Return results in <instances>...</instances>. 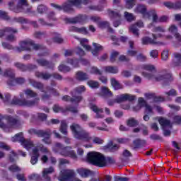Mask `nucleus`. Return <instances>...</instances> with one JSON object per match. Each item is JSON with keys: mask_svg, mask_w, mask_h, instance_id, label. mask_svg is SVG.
Listing matches in <instances>:
<instances>
[{"mask_svg": "<svg viewBox=\"0 0 181 181\" xmlns=\"http://www.w3.org/2000/svg\"><path fill=\"white\" fill-rule=\"evenodd\" d=\"M30 180H35V181H42L43 179L42 178V176L39 174H33L30 175L29 177Z\"/></svg>", "mask_w": 181, "mask_h": 181, "instance_id": "052dcab7", "label": "nucleus"}, {"mask_svg": "<svg viewBox=\"0 0 181 181\" xmlns=\"http://www.w3.org/2000/svg\"><path fill=\"white\" fill-rule=\"evenodd\" d=\"M0 18L1 19H4V21H9V19H11V18H9V16H8V13L2 10L0 11Z\"/></svg>", "mask_w": 181, "mask_h": 181, "instance_id": "338daca9", "label": "nucleus"}, {"mask_svg": "<svg viewBox=\"0 0 181 181\" xmlns=\"http://www.w3.org/2000/svg\"><path fill=\"white\" fill-rule=\"evenodd\" d=\"M18 124V119L11 116H4L0 114V128L4 131L8 132L12 127Z\"/></svg>", "mask_w": 181, "mask_h": 181, "instance_id": "423d86ee", "label": "nucleus"}, {"mask_svg": "<svg viewBox=\"0 0 181 181\" xmlns=\"http://www.w3.org/2000/svg\"><path fill=\"white\" fill-rule=\"evenodd\" d=\"M126 124L129 128H135L139 125V121L134 117H130L127 120Z\"/></svg>", "mask_w": 181, "mask_h": 181, "instance_id": "2f4dec72", "label": "nucleus"}, {"mask_svg": "<svg viewBox=\"0 0 181 181\" xmlns=\"http://www.w3.org/2000/svg\"><path fill=\"white\" fill-rule=\"evenodd\" d=\"M35 77H37V78H41V80H45V81H47V80H50L52 77H53V78H55V80H59V81L63 80V76H62V75H60L59 74H57V73L50 74L47 71H45V72L36 71Z\"/></svg>", "mask_w": 181, "mask_h": 181, "instance_id": "f8f14e48", "label": "nucleus"}, {"mask_svg": "<svg viewBox=\"0 0 181 181\" xmlns=\"http://www.w3.org/2000/svg\"><path fill=\"white\" fill-rule=\"evenodd\" d=\"M77 172L81 177H88V176H91V175H93V172L91 170L86 168H78Z\"/></svg>", "mask_w": 181, "mask_h": 181, "instance_id": "7c9ffc66", "label": "nucleus"}, {"mask_svg": "<svg viewBox=\"0 0 181 181\" xmlns=\"http://www.w3.org/2000/svg\"><path fill=\"white\" fill-rule=\"evenodd\" d=\"M15 2L10 1L8 3V6L10 11L15 12L16 13H19L23 12V13H30L32 9H30L28 5V1L26 0H18V4L14 7Z\"/></svg>", "mask_w": 181, "mask_h": 181, "instance_id": "39448f33", "label": "nucleus"}, {"mask_svg": "<svg viewBox=\"0 0 181 181\" xmlns=\"http://www.w3.org/2000/svg\"><path fill=\"white\" fill-rule=\"evenodd\" d=\"M53 111L54 112H66V109L60 107L59 105H54L53 106Z\"/></svg>", "mask_w": 181, "mask_h": 181, "instance_id": "e2e57ef3", "label": "nucleus"}, {"mask_svg": "<svg viewBox=\"0 0 181 181\" xmlns=\"http://www.w3.org/2000/svg\"><path fill=\"white\" fill-rule=\"evenodd\" d=\"M87 84L90 87V88H93V90L100 88V83H98L97 81L89 80L87 81Z\"/></svg>", "mask_w": 181, "mask_h": 181, "instance_id": "a18cd8bd", "label": "nucleus"}, {"mask_svg": "<svg viewBox=\"0 0 181 181\" xmlns=\"http://www.w3.org/2000/svg\"><path fill=\"white\" fill-rule=\"evenodd\" d=\"M103 69L106 73H109L110 74H117V73H118V67L117 66H103Z\"/></svg>", "mask_w": 181, "mask_h": 181, "instance_id": "72a5a7b5", "label": "nucleus"}, {"mask_svg": "<svg viewBox=\"0 0 181 181\" xmlns=\"http://www.w3.org/2000/svg\"><path fill=\"white\" fill-rule=\"evenodd\" d=\"M36 62L39 66L42 67H47V69H53L54 64L52 62L47 61L46 59H37Z\"/></svg>", "mask_w": 181, "mask_h": 181, "instance_id": "4be33fe9", "label": "nucleus"}, {"mask_svg": "<svg viewBox=\"0 0 181 181\" xmlns=\"http://www.w3.org/2000/svg\"><path fill=\"white\" fill-rule=\"evenodd\" d=\"M124 18L127 21V22H132V21L135 19L134 14L128 13V11L124 12Z\"/></svg>", "mask_w": 181, "mask_h": 181, "instance_id": "bf43d9fd", "label": "nucleus"}, {"mask_svg": "<svg viewBox=\"0 0 181 181\" xmlns=\"http://www.w3.org/2000/svg\"><path fill=\"white\" fill-rule=\"evenodd\" d=\"M133 144L134 145V149H138L139 148H141V146H145L146 145V141L136 139L133 141Z\"/></svg>", "mask_w": 181, "mask_h": 181, "instance_id": "e433bc0d", "label": "nucleus"}, {"mask_svg": "<svg viewBox=\"0 0 181 181\" xmlns=\"http://www.w3.org/2000/svg\"><path fill=\"white\" fill-rule=\"evenodd\" d=\"M152 36L153 39L149 37H144L142 38V43L144 45H162V42L156 41V39H158V37H162V34H153Z\"/></svg>", "mask_w": 181, "mask_h": 181, "instance_id": "dca6fc26", "label": "nucleus"}, {"mask_svg": "<svg viewBox=\"0 0 181 181\" xmlns=\"http://www.w3.org/2000/svg\"><path fill=\"white\" fill-rule=\"evenodd\" d=\"M9 171L10 172H13V173H16V172H21V168H19V166L16 165H11L9 168Z\"/></svg>", "mask_w": 181, "mask_h": 181, "instance_id": "69168bd1", "label": "nucleus"}, {"mask_svg": "<svg viewBox=\"0 0 181 181\" xmlns=\"http://www.w3.org/2000/svg\"><path fill=\"white\" fill-rule=\"evenodd\" d=\"M169 32L174 35L176 40H177L178 45H175V47H178V46H181V35L177 33V27L175 25H172L169 28Z\"/></svg>", "mask_w": 181, "mask_h": 181, "instance_id": "aec40b11", "label": "nucleus"}, {"mask_svg": "<svg viewBox=\"0 0 181 181\" xmlns=\"http://www.w3.org/2000/svg\"><path fill=\"white\" fill-rule=\"evenodd\" d=\"M130 30L131 32H132L133 35H134L137 37H139V29H138V27H136V25H132L130 28Z\"/></svg>", "mask_w": 181, "mask_h": 181, "instance_id": "0e129e2a", "label": "nucleus"}, {"mask_svg": "<svg viewBox=\"0 0 181 181\" xmlns=\"http://www.w3.org/2000/svg\"><path fill=\"white\" fill-rule=\"evenodd\" d=\"M93 46L94 47V49H92V54L93 56H98V53H100V52H103V50H104V47H103L100 44L93 42Z\"/></svg>", "mask_w": 181, "mask_h": 181, "instance_id": "c756f323", "label": "nucleus"}, {"mask_svg": "<svg viewBox=\"0 0 181 181\" xmlns=\"http://www.w3.org/2000/svg\"><path fill=\"white\" fill-rule=\"evenodd\" d=\"M105 149H109L110 152H117L119 147H118V145L112 143V141L109 142L106 146H104Z\"/></svg>", "mask_w": 181, "mask_h": 181, "instance_id": "4c0bfd02", "label": "nucleus"}, {"mask_svg": "<svg viewBox=\"0 0 181 181\" xmlns=\"http://www.w3.org/2000/svg\"><path fill=\"white\" fill-rule=\"evenodd\" d=\"M30 135H37L38 138H43L42 142L46 145H52V130L47 129L45 130L30 129L28 130Z\"/></svg>", "mask_w": 181, "mask_h": 181, "instance_id": "7ed1b4c3", "label": "nucleus"}, {"mask_svg": "<svg viewBox=\"0 0 181 181\" xmlns=\"http://www.w3.org/2000/svg\"><path fill=\"white\" fill-rule=\"evenodd\" d=\"M88 9L90 11H97L98 12H103L104 11V5H91L89 6Z\"/></svg>", "mask_w": 181, "mask_h": 181, "instance_id": "c03bdc74", "label": "nucleus"}, {"mask_svg": "<svg viewBox=\"0 0 181 181\" xmlns=\"http://www.w3.org/2000/svg\"><path fill=\"white\" fill-rule=\"evenodd\" d=\"M150 139L151 141H162V136L159 134H152L150 135Z\"/></svg>", "mask_w": 181, "mask_h": 181, "instance_id": "774afa93", "label": "nucleus"}, {"mask_svg": "<svg viewBox=\"0 0 181 181\" xmlns=\"http://www.w3.org/2000/svg\"><path fill=\"white\" fill-rule=\"evenodd\" d=\"M70 128L74 138L76 139L83 140L85 142H90L93 139L90 133L83 130L79 124L74 123L70 126Z\"/></svg>", "mask_w": 181, "mask_h": 181, "instance_id": "f03ea898", "label": "nucleus"}, {"mask_svg": "<svg viewBox=\"0 0 181 181\" xmlns=\"http://www.w3.org/2000/svg\"><path fill=\"white\" fill-rule=\"evenodd\" d=\"M173 56H174V59L173 61V66H174V67H177L179 66H181V54L175 52L173 54Z\"/></svg>", "mask_w": 181, "mask_h": 181, "instance_id": "473e14b6", "label": "nucleus"}, {"mask_svg": "<svg viewBox=\"0 0 181 181\" xmlns=\"http://www.w3.org/2000/svg\"><path fill=\"white\" fill-rule=\"evenodd\" d=\"M90 74H95V76H102L103 71L99 70L97 66H92L90 69Z\"/></svg>", "mask_w": 181, "mask_h": 181, "instance_id": "6e6d98bb", "label": "nucleus"}, {"mask_svg": "<svg viewBox=\"0 0 181 181\" xmlns=\"http://www.w3.org/2000/svg\"><path fill=\"white\" fill-rule=\"evenodd\" d=\"M33 47L34 50H42L45 47L39 44H35V41L31 39H28L20 42V47L22 50L30 51V47Z\"/></svg>", "mask_w": 181, "mask_h": 181, "instance_id": "1a4fd4ad", "label": "nucleus"}, {"mask_svg": "<svg viewBox=\"0 0 181 181\" xmlns=\"http://www.w3.org/2000/svg\"><path fill=\"white\" fill-rule=\"evenodd\" d=\"M38 13L43 14L47 11V7L43 4L39 5L37 8Z\"/></svg>", "mask_w": 181, "mask_h": 181, "instance_id": "680f3d73", "label": "nucleus"}, {"mask_svg": "<svg viewBox=\"0 0 181 181\" xmlns=\"http://www.w3.org/2000/svg\"><path fill=\"white\" fill-rule=\"evenodd\" d=\"M146 11V6L144 4H138L134 9V12L136 13H141L144 18H146L147 19L153 18V22L156 23V22H158V14L156 13V10L151 9L148 11Z\"/></svg>", "mask_w": 181, "mask_h": 181, "instance_id": "20e7f679", "label": "nucleus"}, {"mask_svg": "<svg viewBox=\"0 0 181 181\" xmlns=\"http://www.w3.org/2000/svg\"><path fill=\"white\" fill-rule=\"evenodd\" d=\"M126 8L127 9H132L135 5H136V0H125Z\"/></svg>", "mask_w": 181, "mask_h": 181, "instance_id": "8fccbe9b", "label": "nucleus"}, {"mask_svg": "<svg viewBox=\"0 0 181 181\" xmlns=\"http://www.w3.org/2000/svg\"><path fill=\"white\" fill-rule=\"evenodd\" d=\"M46 36H47V35L46 34V31H43V32H41V31H36L35 33H34V37L36 38V39H42L43 37H46Z\"/></svg>", "mask_w": 181, "mask_h": 181, "instance_id": "864d4df0", "label": "nucleus"}, {"mask_svg": "<svg viewBox=\"0 0 181 181\" xmlns=\"http://www.w3.org/2000/svg\"><path fill=\"white\" fill-rule=\"evenodd\" d=\"M76 177V173L73 170H64L62 175L59 177L60 181H73Z\"/></svg>", "mask_w": 181, "mask_h": 181, "instance_id": "4468645a", "label": "nucleus"}, {"mask_svg": "<svg viewBox=\"0 0 181 181\" xmlns=\"http://www.w3.org/2000/svg\"><path fill=\"white\" fill-rule=\"evenodd\" d=\"M80 43L81 46H83V49H86L88 52L91 50V46L88 45V40L87 38H82L80 40Z\"/></svg>", "mask_w": 181, "mask_h": 181, "instance_id": "37998d69", "label": "nucleus"}, {"mask_svg": "<svg viewBox=\"0 0 181 181\" xmlns=\"http://www.w3.org/2000/svg\"><path fill=\"white\" fill-rule=\"evenodd\" d=\"M14 66L18 69V70H21V71H28V66L27 65H25L23 64H21L19 62H16L14 64Z\"/></svg>", "mask_w": 181, "mask_h": 181, "instance_id": "5fc2aeb1", "label": "nucleus"}, {"mask_svg": "<svg viewBox=\"0 0 181 181\" xmlns=\"http://www.w3.org/2000/svg\"><path fill=\"white\" fill-rule=\"evenodd\" d=\"M15 33H11L6 35V40H8V42H15L16 40V37L15 36Z\"/></svg>", "mask_w": 181, "mask_h": 181, "instance_id": "4d7b16f0", "label": "nucleus"}, {"mask_svg": "<svg viewBox=\"0 0 181 181\" xmlns=\"http://www.w3.org/2000/svg\"><path fill=\"white\" fill-rule=\"evenodd\" d=\"M100 95L107 100V98H112L113 97L112 92L106 86H103L100 89Z\"/></svg>", "mask_w": 181, "mask_h": 181, "instance_id": "a878e982", "label": "nucleus"}, {"mask_svg": "<svg viewBox=\"0 0 181 181\" xmlns=\"http://www.w3.org/2000/svg\"><path fill=\"white\" fill-rule=\"evenodd\" d=\"M54 172V168L53 167H49V168H45L42 171V177L45 181H50L51 178L49 175Z\"/></svg>", "mask_w": 181, "mask_h": 181, "instance_id": "bb28decb", "label": "nucleus"}, {"mask_svg": "<svg viewBox=\"0 0 181 181\" xmlns=\"http://www.w3.org/2000/svg\"><path fill=\"white\" fill-rule=\"evenodd\" d=\"M86 91V86H81L79 87L76 88L72 93H74V95H80L81 93H84Z\"/></svg>", "mask_w": 181, "mask_h": 181, "instance_id": "de8ad7c7", "label": "nucleus"}, {"mask_svg": "<svg viewBox=\"0 0 181 181\" xmlns=\"http://www.w3.org/2000/svg\"><path fill=\"white\" fill-rule=\"evenodd\" d=\"M88 162L94 166H98V168H105L107 163L110 165L115 163V160L112 158H105L103 154L95 151L88 153Z\"/></svg>", "mask_w": 181, "mask_h": 181, "instance_id": "f257e3e1", "label": "nucleus"}, {"mask_svg": "<svg viewBox=\"0 0 181 181\" xmlns=\"http://www.w3.org/2000/svg\"><path fill=\"white\" fill-rule=\"evenodd\" d=\"M107 13L112 19V21H114L113 25L115 28H118L119 25H121V13H119V11H114L111 9L107 10Z\"/></svg>", "mask_w": 181, "mask_h": 181, "instance_id": "ddd939ff", "label": "nucleus"}, {"mask_svg": "<svg viewBox=\"0 0 181 181\" xmlns=\"http://www.w3.org/2000/svg\"><path fill=\"white\" fill-rule=\"evenodd\" d=\"M58 69L59 71H62V73H69V71H71L70 66H67L63 64L58 66Z\"/></svg>", "mask_w": 181, "mask_h": 181, "instance_id": "3c124183", "label": "nucleus"}, {"mask_svg": "<svg viewBox=\"0 0 181 181\" xmlns=\"http://www.w3.org/2000/svg\"><path fill=\"white\" fill-rule=\"evenodd\" d=\"M138 103L139 104L133 107L134 111H139L141 108L145 107L146 100H144V98H139Z\"/></svg>", "mask_w": 181, "mask_h": 181, "instance_id": "a19ab883", "label": "nucleus"}, {"mask_svg": "<svg viewBox=\"0 0 181 181\" xmlns=\"http://www.w3.org/2000/svg\"><path fill=\"white\" fill-rule=\"evenodd\" d=\"M11 104L14 105H18L19 107H35L39 104V98H36L33 100H26V99H19L15 96L12 101Z\"/></svg>", "mask_w": 181, "mask_h": 181, "instance_id": "6e6552de", "label": "nucleus"}, {"mask_svg": "<svg viewBox=\"0 0 181 181\" xmlns=\"http://www.w3.org/2000/svg\"><path fill=\"white\" fill-rule=\"evenodd\" d=\"M90 110L93 111V112H95L96 115L95 116V118L96 119H103L104 118V115H103V112H104V110L103 108H98L97 105L94 104L90 105Z\"/></svg>", "mask_w": 181, "mask_h": 181, "instance_id": "5701e85b", "label": "nucleus"}, {"mask_svg": "<svg viewBox=\"0 0 181 181\" xmlns=\"http://www.w3.org/2000/svg\"><path fill=\"white\" fill-rule=\"evenodd\" d=\"M136 99V96L134 95H131L129 93H124L119 96H117L115 99L109 100L107 101V105L112 107L114 104H121V103H124L125 101H129V103H132V101H135Z\"/></svg>", "mask_w": 181, "mask_h": 181, "instance_id": "0eeeda50", "label": "nucleus"}, {"mask_svg": "<svg viewBox=\"0 0 181 181\" xmlns=\"http://www.w3.org/2000/svg\"><path fill=\"white\" fill-rule=\"evenodd\" d=\"M158 122L163 128H166V127H170V120L165 119L163 117L158 119Z\"/></svg>", "mask_w": 181, "mask_h": 181, "instance_id": "49530a36", "label": "nucleus"}, {"mask_svg": "<svg viewBox=\"0 0 181 181\" xmlns=\"http://www.w3.org/2000/svg\"><path fill=\"white\" fill-rule=\"evenodd\" d=\"M28 81H29L30 84H31V86H33V87H35V88H37L42 93H45V90H43L45 85H43L42 83L38 82V81H35V79H32V78H29Z\"/></svg>", "mask_w": 181, "mask_h": 181, "instance_id": "cd10ccee", "label": "nucleus"}, {"mask_svg": "<svg viewBox=\"0 0 181 181\" xmlns=\"http://www.w3.org/2000/svg\"><path fill=\"white\" fill-rule=\"evenodd\" d=\"M98 26L100 29H107L110 26V23L107 21H100L98 23Z\"/></svg>", "mask_w": 181, "mask_h": 181, "instance_id": "13d9d810", "label": "nucleus"}, {"mask_svg": "<svg viewBox=\"0 0 181 181\" xmlns=\"http://www.w3.org/2000/svg\"><path fill=\"white\" fill-rule=\"evenodd\" d=\"M110 83H111L112 87L115 90H121L123 88L122 85L121 83H119V82L118 81H117V79H115V78H110Z\"/></svg>", "mask_w": 181, "mask_h": 181, "instance_id": "c9c22d12", "label": "nucleus"}, {"mask_svg": "<svg viewBox=\"0 0 181 181\" xmlns=\"http://www.w3.org/2000/svg\"><path fill=\"white\" fill-rule=\"evenodd\" d=\"M67 63L69 64H71V66H72V67H74V69H76L77 67H80V65H79L80 61L77 58L68 59Z\"/></svg>", "mask_w": 181, "mask_h": 181, "instance_id": "ea45409f", "label": "nucleus"}, {"mask_svg": "<svg viewBox=\"0 0 181 181\" xmlns=\"http://www.w3.org/2000/svg\"><path fill=\"white\" fill-rule=\"evenodd\" d=\"M54 37L52 38V40L54 43L60 44L63 42V38H62V36H60V34H57V33H54Z\"/></svg>", "mask_w": 181, "mask_h": 181, "instance_id": "603ef678", "label": "nucleus"}, {"mask_svg": "<svg viewBox=\"0 0 181 181\" xmlns=\"http://www.w3.org/2000/svg\"><path fill=\"white\" fill-rule=\"evenodd\" d=\"M144 95L147 100H153L154 103H162L165 100L162 97H157L155 93H145Z\"/></svg>", "mask_w": 181, "mask_h": 181, "instance_id": "c85d7f7f", "label": "nucleus"}, {"mask_svg": "<svg viewBox=\"0 0 181 181\" xmlns=\"http://www.w3.org/2000/svg\"><path fill=\"white\" fill-rule=\"evenodd\" d=\"M62 11H64V12H67L68 13H70L74 10L73 9V5L68 1L67 3H64V4H62Z\"/></svg>", "mask_w": 181, "mask_h": 181, "instance_id": "58836bf2", "label": "nucleus"}, {"mask_svg": "<svg viewBox=\"0 0 181 181\" xmlns=\"http://www.w3.org/2000/svg\"><path fill=\"white\" fill-rule=\"evenodd\" d=\"M8 33H18V30L12 27H5L4 28L0 30V37L6 36Z\"/></svg>", "mask_w": 181, "mask_h": 181, "instance_id": "b1692460", "label": "nucleus"}, {"mask_svg": "<svg viewBox=\"0 0 181 181\" xmlns=\"http://www.w3.org/2000/svg\"><path fill=\"white\" fill-rule=\"evenodd\" d=\"M156 81H163V86H169V83L173 80L170 74H166L164 75H158L155 78Z\"/></svg>", "mask_w": 181, "mask_h": 181, "instance_id": "6ab92c4d", "label": "nucleus"}, {"mask_svg": "<svg viewBox=\"0 0 181 181\" xmlns=\"http://www.w3.org/2000/svg\"><path fill=\"white\" fill-rule=\"evenodd\" d=\"M4 77H8V78H15V71L13 69L8 68L4 70L3 72Z\"/></svg>", "mask_w": 181, "mask_h": 181, "instance_id": "f704fd0d", "label": "nucleus"}, {"mask_svg": "<svg viewBox=\"0 0 181 181\" xmlns=\"http://www.w3.org/2000/svg\"><path fill=\"white\" fill-rule=\"evenodd\" d=\"M72 98L70 96L65 95L62 98V101H66L69 102L70 101L71 103H75V104H78L80 101L83 100V97L81 95H74V93H71Z\"/></svg>", "mask_w": 181, "mask_h": 181, "instance_id": "f3484780", "label": "nucleus"}, {"mask_svg": "<svg viewBox=\"0 0 181 181\" xmlns=\"http://www.w3.org/2000/svg\"><path fill=\"white\" fill-rule=\"evenodd\" d=\"M11 141L13 142H21V145L29 151L30 148L33 146V142L30 140H26L25 137H23V133H18L14 136L11 138Z\"/></svg>", "mask_w": 181, "mask_h": 181, "instance_id": "9d476101", "label": "nucleus"}, {"mask_svg": "<svg viewBox=\"0 0 181 181\" xmlns=\"http://www.w3.org/2000/svg\"><path fill=\"white\" fill-rule=\"evenodd\" d=\"M14 21L15 22H18V23H28L29 25H31L33 28H39V24H37V21H32L30 20H28V18H25L24 17L14 18Z\"/></svg>", "mask_w": 181, "mask_h": 181, "instance_id": "a211bd4d", "label": "nucleus"}, {"mask_svg": "<svg viewBox=\"0 0 181 181\" xmlns=\"http://www.w3.org/2000/svg\"><path fill=\"white\" fill-rule=\"evenodd\" d=\"M75 78L77 81H87L90 80V75L83 71H78L75 74Z\"/></svg>", "mask_w": 181, "mask_h": 181, "instance_id": "412c9836", "label": "nucleus"}, {"mask_svg": "<svg viewBox=\"0 0 181 181\" xmlns=\"http://www.w3.org/2000/svg\"><path fill=\"white\" fill-rule=\"evenodd\" d=\"M23 93L27 98H35V97H37V93L30 89H25L23 90Z\"/></svg>", "mask_w": 181, "mask_h": 181, "instance_id": "79ce46f5", "label": "nucleus"}, {"mask_svg": "<svg viewBox=\"0 0 181 181\" xmlns=\"http://www.w3.org/2000/svg\"><path fill=\"white\" fill-rule=\"evenodd\" d=\"M60 131L64 135H67V123L65 120L61 122Z\"/></svg>", "mask_w": 181, "mask_h": 181, "instance_id": "09e8293b", "label": "nucleus"}, {"mask_svg": "<svg viewBox=\"0 0 181 181\" xmlns=\"http://www.w3.org/2000/svg\"><path fill=\"white\" fill-rule=\"evenodd\" d=\"M65 22L66 23H86L87 22V16L78 15L74 18H66Z\"/></svg>", "mask_w": 181, "mask_h": 181, "instance_id": "2eb2a0df", "label": "nucleus"}, {"mask_svg": "<svg viewBox=\"0 0 181 181\" xmlns=\"http://www.w3.org/2000/svg\"><path fill=\"white\" fill-rule=\"evenodd\" d=\"M56 148H58V151L62 156H69L70 158H77V155H76V152L71 150V147L66 146L64 147L63 144L61 143H57L55 144Z\"/></svg>", "mask_w": 181, "mask_h": 181, "instance_id": "9b49d317", "label": "nucleus"}, {"mask_svg": "<svg viewBox=\"0 0 181 181\" xmlns=\"http://www.w3.org/2000/svg\"><path fill=\"white\" fill-rule=\"evenodd\" d=\"M39 156H40V154L39 153V149L37 148H34L31 154V165H36V163H37L39 160Z\"/></svg>", "mask_w": 181, "mask_h": 181, "instance_id": "393cba45", "label": "nucleus"}]
</instances>
